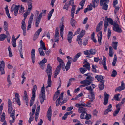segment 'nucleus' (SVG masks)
<instances>
[{"mask_svg": "<svg viewBox=\"0 0 125 125\" xmlns=\"http://www.w3.org/2000/svg\"><path fill=\"white\" fill-rule=\"evenodd\" d=\"M12 46L14 47H16V45L15 39H14L12 40Z\"/></svg>", "mask_w": 125, "mask_h": 125, "instance_id": "obj_52", "label": "nucleus"}, {"mask_svg": "<svg viewBox=\"0 0 125 125\" xmlns=\"http://www.w3.org/2000/svg\"><path fill=\"white\" fill-rule=\"evenodd\" d=\"M106 58L104 56L103 57V58L102 61V64L103 68L105 70H107V68L106 66Z\"/></svg>", "mask_w": 125, "mask_h": 125, "instance_id": "obj_26", "label": "nucleus"}, {"mask_svg": "<svg viewBox=\"0 0 125 125\" xmlns=\"http://www.w3.org/2000/svg\"><path fill=\"white\" fill-rule=\"evenodd\" d=\"M104 83H100L99 85V87L100 90H102L104 88Z\"/></svg>", "mask_w": 125, "mask_h": 125, "instance_id": "obj_46", "label": "nucleus"}, {"mask_svg": "<svg viewBox=\"0 0 125 125\" xmlns=\"http://www.w3.org/2000/svg\"><path fill=\"white\" fill-rule=\"evenodd\" d=\"M37 89V87L36 85H34L32 89V96L31 98V100L30 102V106L33 105L35 98V92Z\"/></svg>", "mask_w": 125, "mask_h": 125, "instance_id": "obj_5", "label": "nucleus"}, {"mask_svg": "<svg viewBox=\"0 0 125 125\" xmlns=\"http://www.w3.org/2000/svg\"><path fill=\"white\" fill-rule=\"evenodd\" d=\"M86 80H88L89 81H91L92 82V81H93L94 80V78L92 77L91 76H87L86 77Z\"/></svg>", "mask_w": 125, "mask_h": 125, "instance_id": "obj_56", "label": "nucleus"}, {"mask_svg": "<svg viewBox=\"0 0 125 125\" xmlns=\"http://www.w3.org/2000/svg\"><path fill=\"white\" fill-rule=\"evenodd\" d=\"M7 37L6 35L4 34H1L0 35V41H3Z\"/></svg>", "mask_w": 125, "mask_h": 125, "instance_id": "obj_39", "label": "nucleus"}, {"mask_svg": "<svg viewBox=\"0 0 125 125\" xmlns=\"http://www.w3.org/2000/svg\"><path fill=\"white\" fill-rule=\"evenodd\" d=\"M81 53L79 52L77 53L74 57L73 59V61L75 62L77 61L78 58L81 56Z\"/></svg>", "mask_w": 125, "mask_h": 125, "instance_id": "obj_31", "label": "nucleus"}, {"mask_svg": "<svg viewBox=\"0 0 125 125\" xmlns=\"http://www.w3.org/2000/svg\"><path fill=\"white\" fill-rule=\"evenodd\" d=\"M95 78L100 83H104V81L103 80V78L102 76L97 75L95 76Z\"/></svg>", "mask_w": 125, "mask_h": 125, "instance_id": "obj_22", "label": "nucleus"}, {"mask_svg": "<svg viewBox=\"0 0 125 125\" xmlns=\"http://www.w3.org/2000/svg\"><path fill=\"white\" fill-rule=\"evenodd\" d=\"M5 118V113L4 112H3L1 117V121L2 122H3L4 121V122Z\"/></svg>", "mask_w": 125, "mask_h": 125, "instance_id": "obj_41", "label": "nucleus"}, {"mask_svg": "<svg viewBox=\"0 0 125 125\" xmlns=\"http://www.w3.org/2000/svg\"><path fill=\"white\" fill-rule=\"evenodd\" d=\"M119 106V105H116V107L117 108V109L115 111H114L113 113V116H116V115L118 113L119 111L120 110V106Z\"/></svg>", "mask_w": 125, "mask_h": 125, "instance_id": "obj_23", "label": "nucleus"}, {"mask_svg": "<svg viewBox=\"0 0 125 125\" xmlns=\"http://www.w3.org/2000/svg\"><path fill=\"white\" fill-rule=\"evenodd\" d=\"M108 30L107 37L108 39H109L111 36V31L110 28H108Z\"/></svg>", "mask_w": 125, "mask_h": 125, "instance_id": "obj_57", "label": "nucleus"}, {"mask_svg": "<svg viewBox=\"0 0 125 125\" xmlns=\"http://www.w3.org/2000/svg\"><path fill=\"white\" fill-rule=\"evenodd\" d=\"M115 8V10H114V13H116L119 10L120 8L119 6H116L115 5V6H113Z\"/></svg>", "mask_w": 125, "mask_h": 125, "instance_id": "obj_53", "label": "nucleus"}, {"mask_svg": "<svg viewBox=\"0 0 125 125\" xmlns=\"http://www.w3.org/2000/svg\"><path fill=\"white\" fill-rule=\"evenodd\" d=\"M8 49L9 51V56L10 57H12V54L11 52V49L10 46L8 48Z\"/></svg>", "mask_w": 125, "mask_h": 125, "instance_id": "obj_49", "label": "nucleus"}, {"mask_svg": "<svg viewBox=\"0 0 125 125\" xmlns=\"http://www.w3.org/2000/svg\"><path fill=\"white\" fill-rule=\"evenodd\" d=\"M90 64L89 63H87L86 64L83 65V67H85V69H86L87 70H90Z\"/></svg>", "mask_w": 125, "mask_h": 125, "instance_id": "obj_42", "label": "nucleus"}, {"mask_svg": "<svg viewBox=\"0 0 125 125\" xmlns=\"http://www.w3.org/2000/svg\"><path fill=\"white\" fill-rule=\"evenodd\" d=\"M117 57L116 55L115 54L114 56V58L112 63V65L113 66H115L116 62Z\"/></svg>", "mask_w": 125, "mask_h": 125, "instance_id": "obj_36", "label": "nucleus"}, {"mask_svg": "<svg viewBox=\"0 0 125 125\" xmlns=\"http://www.w3.org/2000/svg\"><path fill=\"white\" fill-rule=\"evenodd\" d=\"M86 114V112H83L80 115V118L81 119H83L85 118V117H84V115H85Z\"/></svg>", "mask_w": 125, "mask_h": 125, "instance_id": "obj_59", "label": "nucleus"}, {"mask_svg": "<svg viewBox=\"0 0 125 125\" xmlns=\"http://www.w3.org/2000/svg\"><path fill=\"white\" fill-rule=\"evenodd\" d=\"M43 49L41 48H39L38 49V51L39 52L40 55L41 56H44L45 55V53L43 51Z\"/></svg>", "mask_w": 125, "mask_h": 125, "instance_id": "obj_37", "label": "nucleus"}, {"mask_svg": "<svg viewBox=\"0 0 125 125\" xmlns=\"http://www.w3.org/2000/svg\"><path fill=\"white\" fill-rule=\"evenodd\" d=\"M47 114H52L51 107V106H50L48 108L47 112Z\"/></svg>", "mask_w": 125, "mask_h": 125, "instance_id": "obj_63", "label": "nucleus"}, {"mask_svg": "<svg viewBox=\"0 0 125 125\" xmlns=\"http://www.w3.org/2000/svg\"><path fill=\"white\" fill-rule=\"evenodd\" d=\"M85 30H82L81 31L80 33L77 37L76 39V41H78V40H79L80 39L82 38L85 34Z\"/></svg>", "mask_w": 125, "mask_h": 125, "instance_id": "obj_16", "label": "nucleus"}, {"mask_svg": "<svg viewBox=\"0 0 125 125\" xmlns=\"http://www.w3.org/2000/svg\"><path fill=\"white\" fill-rule=\"evenodd\" d=\"M118 42H113L112 44V46L113 48L115 50H116Z\"/></svg>", "mask_w": 125, "mask_h": 125, "instance_id": "obj_38", "label": "nucleus"}, {"mask_svg": "<svg viewBox=\"0 0 125 125\" xmlns=\"http://www.w3.org/2000/svg\"><path fill=\"white\" fill-rule=\"evenodd\" d=\"M109 95L107 94H105L104 100H108Z\"/></svg>", "mask_w": 125, "mask_h": 125, "instance_id": "obj_60", "label": "nucleus"}, {"mask_svg": "<svg viewBox=\"0 0 125 125\" xmlns=\"http://www.w3.org/2000/svg\"><path fill=\"white\" fill-rule=\"evenodd\" d=\"M79 70L80 71V72L83 74L87 70L86 69L83 67L79 68Z\"/></svg>", "mask_w": 125, "mask_h": 125, "instance_id": "obj_40", "label": "nucleus"}, {"mask_svg": "<svg viewBox=\"0 0 125 125\" xmlns=\"http://www.w3.org/2000/svg\"><path fill=\"white\" fill-rule=\"evenodd\" d=\"M117 75V73L116 71L114 70L112 72L111 76L112 77H115Z\"/></svg>", "mask_w": 125, "mask_h": 125, "instance_id": "obj_47", "label": "nucleus"}, {"mask_svg": "<svg viewBox=\"0 0 125 125\" xmlns=\"http://www.w3.org/2000/svg\"><path fill=\"white\" fill-rule=\"evenodd\" d=\"M125 88V85L123 82L122 81L121 82V86H119L116 88L115 90V92H116L117 91H120L122 90H124Z\"/></svg>", "mask_w": 125, "mask_h": 125, "instance_id": "obj_20", "label": "nucleus"}, {"mask_svg": "<svg viewBox=\"0 0 125 125\" xmlns=\"http://www.w3.org/2000/svg\"><path fill=\"white\" fill-rule=\"evenodd\" d=\"M89 93L91 95V97L89 98L90 99L91 101H93L95 98L94 93L93 91L89 92Z\"/></svg>", "mask_w": 125, "mask_h": 125, "instance_id": "obj_30", "label": "nucleus"}, {"mask_svg": "<svg viewBox=\"0 0 125 125\" xmlns=\"http://www.w3.org/2000/svg\"><path fill=\"white\" fill-rule=\"evenodd\" d=\"M14 99L15 100V101L20 106L21 105L20 101L19 99V96L18 93H15V98L13 99V100Z\"/></svg>", "mask_w": 125, "mask_h": 125, "instance_id": "obj_17", "label": "nucleus"}, {"mask_svg": "<svg viewBox=\"0 0 125 125\" xmlns=\"http://www.w3.org/2000/svg\"><path fill=\"white\" fill-rule=\"evenodd\" d=\"M120 95V94H119L115 95L114 97V98L115 100L116 101H120V99L119 98V96Z\"/></svg>", "mask_w": 125, "mask_h": 125, "instance_id": "obj_45", "label": "nucleus"}, {"mask_svg": "<svg viewBox=\"0 0 125 125\" xmlns=\"http://www.w3.org/2000/svg\"><path fill=\"white\" fill-rule=\"evenodd\" d=\"M80 83L81 84H84L85 86L90 85L92 83V82L87 80L81 81Z\"/></svg>", "mask_w": 125, "mask_h": 125, "instance_id": "obj_21", "label": "nucleus"}, {"mask_svg": "<svg viewBox=\"0 0 125 125\" xmlns=\"http://www.w3.org/2000/svg\"><path fill=\"white\" fill-rule=\"evenodd\" d=\"M5 67V63L4 62L2 61L0 62V72H1V75L4 74H5L4 70Z\"/></svg>", "mask_w": 125, "mask_h": 125, "instance_id": "obj_10", "label": "nucleus"}, {"mask_svg": "<svg viewBox=\"0 0 125 125\" xmlns=\"http://www.w3.org/2000/svg\"><path fill=\"white\" fill-rule=\"evenodd\" d=\"M57 60L59 63V65L57 67L59 66V68L61 69L62 67V68H64L65 67V64L63 60L59 57L57 58Z\"/></svg>", "mask_w": 125, "mask_h": 125, "instance_id": "obj_14", "label": "nucleus"}, {"mask_svg": "<svg viewBox=\"0 0 125 125\" xmlns=\"http://www.w3.org/2000/svg\"><path fill=\"white\" fill-rule=\"evenodd\" d=\"M41 94H40L39 95V98L40 103L42 104L44 102V100L46 99L45 90L44 85H43V86L41 88Z\"/></svg>", "mask_w": 125, "mask_h": 125, "instance_id": "obj_4", "label": "nucleus"}, {"mask_svg": "<svg viewBox=\"0 0 125 125\" xmlns=\"http://www.w3.org/2000/svg\"><path fill=\"white\" fill-rule=\"evenodd\" d=\"M63 92L60 95L59 97L56 100V106L57 107L61 103L60 100H63Z\"/></svg>", "mask_w": 125, "mask_h": 125, "instance_id": "obj_11", "label": "nucleus"}, {"mask_svg": "<svg viewBox=\"0 0 125 125\" xmlns=\"http://www.w3.org/2000/svg\"><path fill=\"white\" fill-rule=\"evenodd\" d=\"M20 5H19L18 6L15 5V7L13 9V11L14 13V15L16 16L17 15L18 12V10L19 8Z\"/></svg>", "mask_w": 125, "mask_h": 125, "instance_id": "obj_28", "label": "nucleus"}, {"mask_svg": "<svg viewBox=\"0 0 125 125\" xmlns=\"http://www.w3.org/2000/svg\"><path fill=\"white\" fill-rule=\"evenodd\" d=\"M52 67L50 66V64L47 65V67L46 69L47 73L48 75V79L47 84L48 85L47 86L46 88L49 87H51V86L52 81L51 80V76L52 75Z\"/></svg>", "mask_w": 125, "mask_h": 125, "instance_id": "obj_2", "label": "nucleus"}, {"mask_svg": "<svg viewBox=\"0 0 125 125\" xmlns=\"http://www.w3.org/2000/svg\"><path fill=\"white\" fill-rule=\"evenodd\" d=\"M85 1V0H82L80 2L79 5L81 6H84Z\"/></svg>", "mask_w": 125, "mask_h": 125, "instance_id": "obj_62", "label": "nucleus"}, {"mask_svg": "<svg viewBox=\"0 0 125 125\" xmlns=\"http://www.w3.org/2000/svg\"><path fill=\"white\" fill-rule=\"evenodd\" d=\"M61 69V68H59V66L57 67L54 73V77L55 78H56L57 76L59 74Z\"/></svg>", "mask_w": 125, "mask_h": 125, "instance_id": "obj_24", "label": "nucleus"}, {"mask_svg": "<svg viewBox=\"0 0 125 125\" xmlns=\"http://www.w3.org/2000/svg\"><path fill=\"white\" fill-rule=\"evenodd\" d=\"M87 106L86 104L84 102H83L81 104L77 103L76 104L75 106L76 107H84Z\"/></svg>", "mask_w": 125, "mask_h": 125, "instance_id": "obj_32", "label": "nucleus"}, {"mask_svg": "<svg viewBox=\"0 0 125 125\" xmlns=\"http://www.w3.org/2000/svg\"><path fill=\"white\" fill-rule=\"evenodd\" d=\"M97 67V66L96 65H92V71L94 73H96V68Z\"/></svg>", "mask_w": 125, "mask_h": 125, "instance_id": "obj_48", "label": "nucleus"}, {"mask_svg": "<svg viewBox=\"0 0 125 125\" xmlns=\"http://www.w3.org/2000/svg\"><path fill=\"white\" fill-rule=\"evenodd\" d=\"M40 47L42 49H43L44 50H46V48L45 46V45L44 43L42 44H40Z\"/></svg>", "mask_w": 125, "mask_h": 125, "instance_id": "obj_55", "label": "nucleus"}, {"mask_svg": "<svg viewBox=\"0 0 125 125\" xmlns=\"http://www.w3.org/2000/svg\"><path fill=\"white\" fill-rule=\"evenodd\" d=\"M24 12V7L23 6L21 5L20 6V8L19 11V13L20 14H22Z\"/></svg>", "mask_w": 125, "mask_h": 125, "instance_id": "obj_35", "label": "nucleus"}, {"mask_svg": "<svg viewBox=\"0 0 125 125\" xmlns=\"http://www.w3.org/2000/svg\"><path fill=\"white\" fill-rule=\"evenodd\" d=\"M23 99L24 102L26 101L27 102H28V97L27 92L25 90L24 91Z\"/></svg>", "mask_w": 125, "mask_h": 125, "instance_id": "obj_27", "label": "nucleus"}, {"mask_svg": "<svg viewBox=\"0 0 125 125\" xmlns=\"http://www.w3.org/2000/svg\"><path fill=\"white\" fill-rule=\"evenodd\" d=\"M108 23L113 25V29L115 31L118 33H121L122 32V30L121 28L119 27V25L117 22L114 21L111 18H106V17L104 21V29L105 32L107 31V27L108 26Z\"/></svg>", "mask_w": 125, "mask_h": 125, "instance_id": "obj_1", "label": "nucleus"}, {"mask_svg": "<svg viewBox=\"0 0 125 125\" xmlns=\"http://www.w3.org/2000/svg\"><path fill=\"white\" fill-rule=\"evenodd\" d=\"M7 80L8 82L9 83V84L8 85V86L9 87L11 84V82L10 80V76L9 75L8 76Z\"/></svg>", "mask_w": 125, "mask_h": 125, "instance_id": "obj_44", "label": "nucleus"}, {"mask_svg": "<svg viewBox=\"0 0 125 125\" xmlns=\"http://www.w3.org/2000/svg\"><path fill=\"white\" fill-rule=\"evenodd\" d=\"M84 53L86 55L90 56V55L89 51L87 50L84 51Z\"/></svg>", "mask_w": 125, "mask_h": 125, "instance_id": "obj_64", "label": "nucleus"}, {"mask_svg": "<svg viewBox=\"0 0 125 125\" xmlns=\"http://www.w3.org/2000/svg\"><path fill=\"white\" fill-rule=\"evenodd\" d=\"M73 33L72 32L69 31L67 35V40L70 43L71 42L72 39L73 38Z\"/></svg>", "mask_w": 125, "mask_h": 125, "instance_id": "obj_18", "label": "nucleus"}, {"mask_svg": "<svg viewBox=\"0 0 125 125\" xmlns=\"http://www.w3.org/2000/svg\"><path fill=\"white\" fill-rule=\"evenodd\" d=\"M109 1V0H100V5L102 6L103 9L106 10H107L108 5V4Z\"/></svg>", "mask_w": 125, "mask_h": 125, "instance_id": "obj_6", "label": "nucleus"}, {"mask_svg": "<svg viewBox=\"0 0 125 125\" xmlns=\"http://www.w3.org/2000/svg\"><path fill=\"white\" fill-rule=\"evenodd\" d=\"M125 98H123L121 102L120 103H119V104H118L117 105H119V106H120H120H121L123 104V103L125 102Z\"/></svg>", "mask_w": 125, "mask_h": 125, "instance_id": "obj_61", "label": "nucleus"}, {"mask_svg": "<svg viewBox=\"0 0 125 125\" xmlns=\"http://www.w3.org/2000/svg\"><path fill=\"white\" fill-rule=\"evenodd\" d=\"M71 64L70 61L68 60L65 67L66 71H67L70 69L71 66Z\"/></svg>", "mask_w": 125, "mask_h": 125, "instance_id": "obj_34", "label": "nucleus"}, {"mask_svg": "<svg viewBox=\"0 0 125 125\" xmlns=\"http://www.w3.org/2000/svg\"><path fill=\"white\" fill-rule=\"evenodd\" d=\"M71 24L72 26L74 27H75V24L76 23V22L74 20H71Z\"/></svg>", "mask_w": 125, "mask_h": 125, "instance_id": "obj_43", "label": "nucleus"}, {"mask_svg": "<svg viewBox=\"0 0 125 125\" xmlns=\"http://www.w3.org/2000/svg\"><path fill=\"white\" fill-rule=\"evenodd\" d=\"M89 52L90 55H94L95 54L94 49H91L89 51Z\"/></svg>", "mask_w": 125, "mask_h": 125, "instance_id": "obj_50", "label": "nucleus"}, {"mask_svg": "<svg viewBox=\"0 0 125 125\" xmlns=\"http://www.w3.org/2000/svg\"><path fill=\"white\" fill-rule=\"evenodd\" d=\"M78 109V111L79 113L86 112L87 111V109L83 107H80Z\"/></svg>", "mask_w": 125, "mask_h": 125, "instance_id": "obj_29", "label": "nucleus"}, {"mask_svg": "<svg viewBox=\"0 0 125 125\" xmlns=\"http://www.w3.org/2000/svg\"><path fill=\"white\" fill-rule=\"evenodd\" d=\"M35 50L34 49H32L31 51V55L32 62L33 63H34L35 61Z\"/></svg>", "mask_w": 125, "mask_h": 125, "instance_id": "obj_19", "label": "nucleus"}, {"mask_svg": "<svg viewBox=\"0 0 125 125\" xmlns=\"http://www.w3.org/2000/svg\"><path fill=\"white\" fill-rule=\"evenodd\" d=\"M47 62V60L45 58H44L43 60L40 62V63H41L43 64H44L46 62Z\"/></svg>", "mask_w": 125, "mask_h": 125, "instance_id": "obj_58", "label": "nucleus"}, {"mask_svg": "<svg viewBox=\"0 0 125 125\" xmlns=\"http://www.w3.org/2000/svg\"><path fill=\"white\" fill-rule=\"evenodd\" d=\"M99 2V0H92V4H90L92 7H87L86 8L84 11V12L86 13L87 11L91 10L92 9V7H93L94 8H95V7L97 6Z\"/></svg>", "mask_w": 125, "mask_h": 125, "instance_id": "obj_3", "label": "nucleus"}, {"mask_svg": "<svg viewBox=\"0 0 125 125\" xmlns=\"http://www.w3.org/2000/svg\"><path fill=\"white\" fill-rule=\"evenodd\" d=\"M75 6H73L71 9V14H74L75 13Z\"/></svg>", "mask_w": 125, "mask_h": 125, "instance_id": "obj_51", "label": "nucleus"}, {"mask_svg": "<svg viewBox=\"0 0 125 125\" xmlns=\"http://www.w3.org/2000/svg\"><path fill=\"white\" fill-rule=\"evenodd\" d=\"M34 16L33 14L31 13L28 21V25L27 27V30H29L31 27V24L32 23Z\"/></svg>", "mask_w": 125, "mask_h": 125, "instance_id": "obj_9", "label": "nucleus"}, {"mask_svg": "<svg viewBox=\"0 0 125 125\" xmlns=\"http://www.w3.org/2000/svg\"><path fill=\"white\" fill-rule=\"evenodd\" d=\"M98 37V39L99 43L101 44V41L102 39V33L101 31H100L97 35Z\"/></svg>", "mask_w": 125, "mask_h": 125, "instance_id": "obj_25", "label": "nucleus"}, {"mask_svg": "<svg viewBox=\"0 0 125 125\" xmlns=\"http://www.w3.org/2000/svg\"><path fill=\"white\" fill-rule=\"evenodd\" d=\"M15 109L13 110L12 112V113L10 115V117L12 118L13 120H10L9 121L10 123L11 124L10 125H12V124L14 123V122L15 120Z\"/></svg>", "mask_w": 125, "mask_h": 125, "instance_id": "obj_15", "label": "nucleus"}, {"mask_svg": "<svg viewBox=\"0 0 125 125\" xmlns=\"http://www.w3.org/2000/svg\"><path fill=\"white\" fill-rule=\"evenodd\" d=\"M32 4H28V10L24 14V20L26 19L27 18V16L29 15L30 13L31 10L32 9Z\"/></svg>", "mask_w": 125, "mask_h": 125, "instance_id": "obj_8", "label": "nucleus"}, {"mask_svg": "<svg viewBox=\"0 0 125 125\" xmlns=\"http://www.w3.org/2000/svg\"><path fill=\"white\" fill-rule=\"evenodd\" d=\"M21 24V28L23 30V34L24 36H25L26 35V28L25 23L24 21L22 20Z\"/></svg>", "mask_w": 125, "mask_h": 125, "instance_id": "obj_12", "label": "nucleus"}, {"mask_svg": "<svg viewBox=\"0 0 125 125\" xmlns=\"http://www.w3.org/2000/svg\"><path fill=\"white\" fill-rule=\"evenodd\" d=\"M54 9H52L49 12L47 16L48 20H49L50 19L53 13L54 12Z\"/></svg>", "mask_w": 125, "mask_h": 125, "instance_id": "obj_33", "label": "nucleus"}, {"mask_svg": "<svg viewBox=\"0 0 125 125\" xmlns=\"http://www.w3.org/2000/svg\"><path fill=\"white\" fill-rule=\"evenodd\" d=\"M8 100V113L11 115L13 110L12 104L10 99H9Z\"/></svg>", "mask_w": 125, "mask_h": 125, "instance_id": "obj_7", "label": "nucleus"}, {"mask_svg": "<svg viewBox=\"0 0 125 125\" xmlns=\"http://www.w3.org/2000/svg\"><path fill=\"white\" fill-rule=\"evenodd\" d=\"M42 14V12L40 13L36 19L35 25V26L36 27L39 26V24L40 23Z\"/></svg>", "mask_w": 125, "mask_h": 125, "instance_id": "obj_13", "label": "nucleus"}, {"mask_svg": "<svg viewBox=\"0 0 125 125\" xmlns=\"http://www.w3.org/2000/svg\"><path fill=\"white\" fill-rule=\"evenodd\" d=\"M91 117V115L90 114H88L86 113V115L85 116V118L87 120H89L90 118Z\"/></svg>", "mask_w": 125, "mask_h": 125, "instance_id": "obj_54", "label": "nucleus"}]
</instances>
